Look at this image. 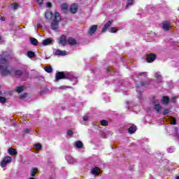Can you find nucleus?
I'll use <instances>...</instances> for the list:
<instances>
[{
	"mask_svg": "<svg viewBox=\"0 0 179 179\" xmlns=\"http://www.w3.org/2000/svg\"><path fill=\"white\" fill-rule=\"evenodd\" d=\"M37 27L38 29H41V27H43V25H41V24H37Z\"/></svg>",
	"mask_w": 179,
	"mask_h": 179,
	"instance_id": "obj_51",
	"label": "nucleus"
},
{
	"mask_svg": "<svg viewBox=\"0 0 179 179\" xmlns=\"http://www.w3.org/2000/svg\"><path fill=\"white\" fill-rule=\"evenodd\" d=\"M117 31H118V29H117L116 27H113V33H117Z\"/></svg>",
	"mask_w": 179,
	"mask_h": 179,
	"instance_id": "obj_47",
	"label": "nucleus"
},
{
	"mask_svg": "<svg viewBox=\"0 0 179 179\" xmlns=\"http://www.w3.org/2000/svg\"><path fill=\"white\" fill-rule=\"evenodd\" d=\"M1 40H2V36H0V41H1Z\"/></svg>",
	"mask_w": 179,
	"mask_h": 179,
	"instance_id": "obj_54",
	"label": "nucleus"
},
{
	"mask_svg": "<svg viewBox=\"0 0 179 179\" xmlns=\"http://www.w3.org/2000/svg\"><path fill=\"white\" fill-rule=\"evenodd\" d=\"M96 30H97V25H92L89 29L88 33H89V34H94V33H96Z\"/></svg>",
	"mask_w": 179,
	"mask_h": 179,
	"instance_id": "obj_11",
	"label": "nucleus"
},
{
	"mask_svg": "<svg viewBox=\"0 0 179 179\" xmlns=\"http://www.w3.org/2000/svg\"><path fill=\"white\" fill-rule=\"evenodd\" d=\"M23 90H24V87L19 86V87H17L15 92H17V93H22V92H23Z\"/></svg>",
	"mask_w": 179,
	"mask_h": 179,
	"instance_id": "obj_28",
	"label": "nucleus"
},
{
	"mask_svg": "<svg viewBox=\"0 0 179 179\" xmlns=\"http://www.w3.org/2000/svg\"><path fill=\"white\" fill-rule=\"evenodd\" d=\"M83 121H87V120H89V117L87 116H84L83 117Z\"/></svg>",
	"mask_w": 179,
	"mask_h": 179,
	"instance_id": "obj_49",
	"label": "nucleus"
},
{
	"mask_svg": "<svg viewBox=\"0 0 179 179\" xmlns=\"http://www.w3.org/2000/svg\"><path fill=\"white\" fill-rule=\"evenodd\" d=\"M155 78L157 79V82H162L163 77H162V73L159 71L155 73Z\"/></svg>",
	"mask_w": 179,
	"mask_h": 179,
	"instance_id": "obj_22",
	"label": "nucleus"
},
{
	"mask_svg": "<svg viewBox=\"0 0 179 179\" xmlns=\"http://www.w3.org/2000/svg\"><path fill=\"white\" fill-rule=\"evenodd\" d=\"M61 21V14L59 13H55V17L53 18L51 24L50 29L52 30H57L59 27V22Z\"/></svg>",
	"mask_w": 179,
	"mask_h": 179,
	"instance_id": "obj_2",
	"label": "nucleus"
},
{
	"mask_svg": "<svg viewBox=\"0 0 179 179\" xmlns=\"http://www.w3.org/2000/svg\"><path fill=\"white\" fill-rule=\"evenodd\" d=\"M176 99H177V98H176V96H173V97L171 98V101L172 103H176Z\"/></svg>",
	"mask_w": 179,
	"mask_h": 179,
	"instance_id": "obj_46",
	"label": "nucleus"
},
{
	"mask_svg": "<svg viewBox=\"0 0 179 179\" xmlns=\"http://www.w3.org/2000/svg\"><path fill=\"white\" fill-rule=\"evenodd\" d=\"M24 132H25V134H29L30 132V129H24Z\"/></svg>",
	"mask_w": 179,
	"mask_h": 179,
	"instance_id": "obj_48",
	"label": "nucleus"
},
{
	"mask_svg": "<svg viewBox=\"0 0 179 179\" xmlns=\"http://www.w3.org/2000/svg\"><path fill=\"white\" fill-rule=\"evenodd\" d=\"M52 43V38H48L43 41V45H48V44H51Z\"/></svg>",
	"mask_w": 179,
	"mask_h": 179,
	"instance_id": "obj_18",
	"label": "nucleus"
},
{
	"mask_svg": "<svg viewBox=\"0 0 179 179\" xmlns=\"http://www.w3.org/2000/svg\"><path fill=\"white\" fill-rule=\"evenodd\" d=\"M45 72H48V73H51L52 72V68L51 66L45 68Z\"/></svg>",
	"mask_w": 179,
	"mask_h": 179,
	"instance_id": "obj_33",
	"label": "nucleus"
},
{
	"mask_svg": "<svg viewBox=\"0 0 179 179\" xmlns=\"http://www.w3.org/2000/svg\"><path fill=\"white\" fill-rule=\"evenodd\" d=\"M138 76L146 77V76H148V73L147 72H143V73H140L138 74H135L134 76H133V78L134 79V80H136V78H138Z\"/></svg>",
	"mask_w": 179,
	"mask_h": 179,
	"instance_id": "obj_20",
	"label": "nucleus"
},
{
	"mask_svg": "<svg viewBox=\"0 0 179 179\" xmlns=\"http://www.w3.org/2000/svg\"><path fill=\"white\" fill-rule=\"evenodd\" d=\"M0 94H2V91H0Z\"/></svg>",
	"mask_w": 179,
	"mask_h": 179,
	"instance_id": "obj_55",
	"label": "nucleus"
},
{
	"mask_svg": "<svg viewBox=\"0 0 179 179\" xmlns=\"http://www.w3.org/2000/svg\"><path fill=\"white\" fill-rule=\"evenodd\" d=\"M156 59V55L155 54H150L147 57V62H153Z\"/></svg>",
	"mask_w": 179,
	"mask_h": 179,
	"instance_id": "obj_10",
	"label": "nucleus"
},
{
	"mask_svg": "<svg viewBox=\"0 0 179 179\" xmlns=\"http://www.w3.org/2000/svg\"><path fill=\"white\" fill-rule=\"evenodd\" d=\"M0 20L2 21V22H5V20H6V18L5 17H1Z\"/></svg>",
	"mask_w": 179,
	"mask_h": 179,
	"instance_id": "obj_50",
	"label": "nucleus"
},
{
	"mask_svg": "<svg viewBox=\"0 0 179 179\" xmlns=\"http://www.w3.org/2000/svg\"><path fill=\"white\" fill-rule=\"evenodd\" d=\"M113 24L112 21H108L106 24L103 25V27L102 29V33H106L108 29H110V27Z\"/></svg>",
	"mask_w": 179,
	"mask_h": 179,
	"instance_id": "obj_8",
	"label": "nucleus"
},
{
	"mask_svg": "<svg viewBox=\"0 0 179 179\" xmlns=\"http://www.w3.org/2000/svg\"><path fill=\"white\" fill-rule=\"evenodd\" d=\"M169 102H170V98H169V96H163L162 100V104H164V106H167V104H169Z\"/></svg>",
	"mask_w": 179,
	"mask_h": 179,
	"instance_id": "obj_16",
	"label": "nucleus"
},
{
	"mask_svg": "<svg viewBox=\"0 0 179 179\" xmlns=\"http://www.w3.org/2000/svg\"><path fill=\"white\" fill-rule=\"evenodd\" d=\"M100 124L102 127H107V125H108V122H107L106 120H101Z\"/></svg>",
	"mask_w": 179,
	"mask_h": 179,
	"instance_id": "obj_30",
	"label": "nucleus"
},
{
	"mask_svg": "<svg viewBox=\"0 0 179 179\" xmlns=\"http://www.w3.org/2000/svg\"><path fill=\"white\" fill-rule=\"evenodd\" d=\"M148 85H149V81L141 83V86L143 87H146V86H148Z\"/></svg>",
	"mask_w": 179,
	"mask_h": 179,
	"instance_id": "obj_39",
	"label": "nucleus"
},
{
	"mask_svg": "<svg viewBox=\"0 0 179 179\" xmlns=\"http://www.w3.org/2000/svg\"><path fill=\"white\" fill-rule=\"evenodd\" d=\"M17 8H19V6H18L17 4H14V5L13 6V8L15 10H16V9H17Z\"/></svg>",
	"mask_w": 179,
	"mask_h": 179,
	"instance_id": "obj_45",
	"label": "nucleus"
},
{
	"mask_svg": "<svg viewBox=\"0 0 179 179\" xmlns=\"http://www.w3.org/2000/svg\"><path fill=\"white\" fill-rule=\"evenodd\" d=\"M26 97H27V93L22 94L20 96V98H21V99H26Z\"/></svg>",
	"mask_w": 179,
	"mask_h": 179,
	"instance_id": "obj_42",
	"label": "nucleus"
},
{
	"mask_svg": "<svg viewBox=\"0 0 179 179\" xmlns=\"http://www.w3.org/2000/svg\"><path fill=\"white\" fill-rule=\"evenodd\" d=\"M135 0H128L127 5H126V9H128V8H129V6H132L134 5V1Z\"/></svg>",
	"mask_w": 179,
	"mask_h": 179,
	"instance_id": "obj_27",
	"label": "nucleus"
},
{
	"mask_svg": "<svg viewBox=\"0 0 179 179\" xmlns=\"http://www.w3.org/2000/svg\"><path fill=\"white\" fill-rule=\"evenodd\" d=\"M37 173H38V169L36 167H33L31 169V177H36V174H37Z\"/></svg>",
	"mask_w": 179,
	"mask_h": 179,
	"instance_id": "obj_15",
	"label": "nucleus"
},
{
	"mask_svg": "<svg viewBox=\"0 0 179 179\" xmlns=\"http://www.w3.org/2000/svg\"><path fill=\"white\" fill-rule=\"evenodd\" d=\"M34 148H36L38 150H41V148H43V145L40 143L34 144Z\"/></svg>",
	"mask_w": 179,
	"mask_h": 179,
	"instance_id": "obj_32",
	"label": "nucleus"
},
{
	"mask_svg": "<svg viewBox=\"0 0 179 179\" xmlns=\"http://www.w3.org/2000/svg\"><path fill=\"white\" fill-rule=\"evenodd\" d=\"M57 40L59 44L63 47H65V45L68 44V39H66V36L65 35H62L61 37H59Z\"/></svg>",
	"mask_w": 179,
	"mask_h": 179,
	"instance_id": "obj_4",
	"label": "nucleus"
},
{
	"mask_svg": "<svg viewBox=\"0 0 179 179\" xmlns=\"http://www.w3.org/2000/svg\"><path fill=\"white\" fill-rule=\"evenodd\" d=\"M137 90L136 92L138 93V99L141 100L142 99V91H140V87L139 86H137Z\"/></svg>",
	"mask_w": 179,
	"mask_h": 179,
	"instance_id": "obj_29",
	"label": "nucleus"
},
{
	"mask_svg": "<svg viewBox=\"0 0 179 179\" xmlns=\"http://www.w3.org/2000/svg\"><path fill=\"white\" fill-rule=\"evenodd\" d=\"M73 78L72 75L69 73H64V79H69V80H71V79Z\"/></svg>",
	"mask_w": 179,
	"mask_h": 179,
	"instance_id": "obj_26",
	"label": "nucleus"
},
{
	"mask_svg": "<svg viewBox=\"0 0 179 179\" xmlns=\"http://www.w3.org/2000/svg\"><path fill=\"white\" fill-rule=\"evenodd\" d=\"M78 9H79V7L78 6V4L73 3L70 6L69 10H70L71 13H72L73 15H75V13H76V12H78Z\"/></svg>",
	"mask_w": 179,
	"mask_h": 179,
	"instance_id": "obj_6",
	"label": "nucleus"
},
{
	"mask_svg": "<svg viewBox=\"0 0 179 179\" xmlns=\"http://www.w3.org/2000/svg\"><path fill=\"white\" fill-rule=\"evenodd\" d=\"M174 131H175L176 132H177V131H178V128L175 127V128H174Z\"/></svg>",
	"mask_w": 179,
	"mask_h": 179,
	"instance_id": "obj_52",
	"label": "nucleus"
},
{
	"mask_svg": "<svg viewBox=\"0 0 179 179\" xmlns=\"http://www.w3.org/2000/svg\"><path fill=\"white\" fill-rule=\"evenodd\" d=\"M129 134H134L136 132V126L135 124H132L128 129Z\"/></svg>",
	"mask_w": 179,
	"mask_h": 179,
	"instance_id": "obj_21",
	"label": "nucleus"
},
{
	"mask_svg": "<svg viewBox=\"0 0 179 179\" xmlns=\"http://www.w3.org/2000/svg\"><path fill=\"white\" fill-rule=\"evenodd\" d=\"M46 6H47V8H52V3H51V2H48L46 3Z\"/></svg>",
	"mask_w": 179,
	"mask_h": 179,
	"instance_id": "obj_43",
	"label": "nucleus"
},
{
	"mask_svg": "<svg viewBox=\"0 0 179 179\" xmlns=\"http://www.w3.org/2000/svg\"><path fill=\"white\" fill-rule=\"evenodd\" d=\"M55 55H62V57H65L66 55V50H57Z\"/></svg>",
	"mask_w": 179,
	"mask_h": 179,
	"instance_id": "obj_13",
	"label": "nucleus"
},
{
	"mask_svg": "<svg viewBox=\"0 0 179 179\" xmlns=\"http://www.w3.org/2000/svg\"><path fill=\"white\" fill-rule=\"evenodd\" d=\"M91 173L94 176H99L100 174V169L99 167H94L91 170Z\"/></svg>",
	"mask_w": 179,
	"mask_h": 179,
	"instance_id": "obj_12",
	"label": "nucleus"
},
{
	"mask_svg": "<svg viewBox=\"0 0 179 179\" xmlns=\"http://www.w3.org/2000/svg\"><path fill=\"white\" fill-rule=\"evenodd\" d=\"M106 73H110V72L111 71V69L108 66V67L106 69Z\"/></svg>",
	"mask_w": 179,
	"mask_h": 179,
	"instance_id": "obj_44",
	"label": "nucleus"
},
{
	"mask_svg": "<svg viewBox=\"0 0 179 179\" xmlns=\"http://www.w3.org/2000/svg\"><path fill=\"white\" fill-rule=\"evenodd\" d=\"M178 10H179V8H178Z\"/></svg>",
	"mask_w": 179,
	"mask_h": 179,
	"instance_id": "obj_56",
	"label": "nucleus"
},
{
	"mask_svg": "<svg viewBox=\"0 0 179 179\" xmlns=\"http://www.w3.org/2000/svg\"><path fill=\"white\" fill-rule=\"evenodd\" d=\"M170 113V109L166 108L163 112V115H167V114Z\"/></svg>",
	"mask_w": 179,
	"mask_h": 179,
	"instance_id": "obj_37",
	"label": "nucleus"
},
{
	"mask_svg": "<svg viewBox=\"0 0 179 179\" xmlns=\"http://www.w3.org/2000/svg\"><path fill=\"white\" fill-rule=\"evenodd\" d=\"M0 103H6V98L5 96H0Z\"/></svg>",
	"mask_w": 179,
	"mask_h": 179,
	"instance_id": "obj_36",
	"label": "nucleus"
},
{
	"mask_svg": "<svg viewBox=\"0 0 179 179\" xmlns=\"http://www.w3.org/2000/svg\"><path fill=\"white\" fill-rule=\"evenodd\" d=\"M74 145L77 149H82V148H83V143L80 141H77L75 142Z\"/></svg>",
	"mask_w": 179,
	"mask_h": 179,
	"instance_id": "obj_17",
	"label": "nucleus"
},
{
	"mask_svg": "<svg viewBox=\"0 0 179 179\" xmlns=\"http://www.w3.org/2000/svg\"><path fill=\"white\" fill-rule=\"evenodd\" d=\"M162 27L164 30H169V29H170V24H169V22H164L162 24Z\"/></svg>",
	"mask_w": 179,
	"mask_h": 179,
	"instance_id": "obj_25",
	"label": "nucleus"
},
{
	"mask_svg": "<svg viewBox=\"0 0 179 179\" xmlns=\"http://www.w3.org/2000/svg\"><path fill=\"white\" fill-rule=\"evenodd\" d=\"M11 162H12V157L9 156L5 157L3 158L2 161L0 163L1 166L3 169L6 167V166L9 164V163H11Z\"/></svg>",
	"mask_w": 179,
	"mask_h": 179,
	"instance_id": "obj_3",
	"label": "nucleus"
},
{
	"mask_svg": "<svg viewBox=\"0 0 179 179\" xmlns=\"http://www.w3.org/2000/svg\"><path fill=\"white\" fill-rule=\"evenodd\" d=\"M67 44H69V45H76L78 44V41L73 37H69L67 38Z\"/></svg>",
	"mask_w": 179,
	"mask_h": 179,
	"instance_id": "obj_7",
	"label": "nucleus"
},
{
	"mask_svg": "<svg viewBox=\"0 0 179 179\" xmlns=\"http://www.w3.org/2000/svg\"><path fill=\"white\" fill-rule=\"evenodd\" d=\"M110 31H111V33H113V28L110 29Z\"/></svg>",
	"mask_w": 179,
	"mask_h": 179,
	"instance_id": "obj_53",
	"label": "nucleus"
},
{
	"mask_svg": "<svg viewBox=\"0 0 179 179\" xmlns=\"http://www.w3.org/2000/svg\"><path fill=\"white\" fill-rule=\"evenodd\" d=\"M8 152L9 155H11L12 156H16V155H17V151L13 148H8Z\"/></svg>",
	"mask_w": 179,
	"mask_h": 179,
	"instance_id": "obj_14",
	"label": "nucleus"
},
{
	"mask_svg": "<svg viewBox=\"0 0 179 179\" xmlns=\"http://www.w3.org/2000/svg\"><path fill=\"white\" fill-rule=\"evenodd\" d=\"M174 150V147H170L169 148L167 149L168 153H173Z\"/></svg>",
	"mask_w": 179,
	"mask_h": 179,
	"instance_id": "obj_35",
	"label": "nucleus"
},
{
	"mask_svg": "<svg viewBox=\"0 0 179 179\" xmlns=\"http://www.w3.org/2000/svg\"><path fill=\"white\" fill-rule=\"evenodd\" d=\"M59 89H63V90H66V89H71V87L66 86V85H64V86H60V87H59Z\"/></svg>",
	"mask_w": 179,
	"mask_h": 179,
	"instance_id": "obj_38",
	"label": "nucleus"
},
{
	"mask_svg": "<svg viewBox=\"0 0 179 179\" xmlns=\"http://www.w3.org/2000/svg\"><path fill=\"white\" fill-rule=\"evenodd\" d=\"M67 135H69V136H71L72 135H73V131L72 130H68Z\"/></svg>",
	"mask_w": 179,
	"mask_h": 179,
	"instance_id": "obj_41",
	"label": "nucleus"
},
{
	"mask_svg": "<svg viewBox=\"0 0 179 179\" xmlns=\"http://www.w3.org/2000/svg\"><path fill=\"white\" fill-rule=\"evenodd\" d=\"M9 55L6 52H3L0 55V73L1 76H9L13 75L17 78L23 76V71L10 68V62H9Z\"/></svg>",
	"mask_w": 179,
	"mask_h": 179,
	"instance_id": "obj_1",
	"label": "nucleus"
},
{
	"mask_svg": "<svg viewBox=\"0 0 179 179\" xmlns=\"http://www.w3.org/2000/svg\"><path fill=\"white\" fill-rule=\"evenodd\" d=\"M52 11L46 10L45 13V17L47 20H51L52 19Z\"/></svg>",
	"mask_w": 179,
	"mask_h": 179,
	"instance_id": "obj_9",
	"label": "nucleus"
},
{
	"mask_svg": "<svg viewBox=\"0 0 179 179\" xmlns=\"http://www.w3.org/2000/svg\"><path fill=\"white\" fill-rule=\"evenodd\" d=\"M62 79H65V73L64 71L57 72L55 74V80H57V82Z\"/></svg>",
	"mask_w": 179,
	"mask_h": 179,
	"instance_id": "obj_5",
	"label": "nucleus"
},
{
	"mask_svg": "<svg viewBox=\"0 0 179 179\" xmlns=\"http://www.w3.org/2000/svg\"><path fill=\"white\" fill-rule=\"evenodd\" d=\"M154 109L155 110V111H157V113H159L160 111H162V106H160V104H155L154 106Z\"/></svg>",
	"mask_w": 179,
	"mask_h": 179,
	"instance_id": "obj_24",
	"label": "nucleus"
},
{
	"mask_svg": "<svg viewBox=\"0 0 179 179\" xmlns=\"http://www.w3.org/2000/svg\"><path fill=\"white\" fill-rule=\"evenodd\" d=\"M176 122H177V120H176V118L171 117V125H176Z\"/></svg>",
	"mask_w": 179,
	"mask_h": 179,
	"instance_id": "obj_34",
	"label": "nucleus"
},
{
	"mask_svg": "<svg viewBox=\"0 0 179 179\" xmlns=\"http://www.w3.org/2000/svg\"><path fill=\"white\" fill-rule=\"evenodd\" d=\"M29 41L32 45H38V41L36 38H30Z\"/></svg>",
	"mask_w": 179,
	"mask_h": 179,
	"instance_id": "obj_19",
	"label": "nucleus"
},
{
	"mask_svg": "<svg viewBox=\"0 0 179 179\" xmlns=\"http://www.w3.org/2000/svg\"><path fill=\"white\" fill-rule=\"evenodd\" d=\"M27 57H29V58H34V57H36V54L34 53V52L29 50L27 52Z\"/></svg>",
	"mask_w": 179,
	"mask_h": 179,
	"instance_id": "obj_23",
	"label": "nucleus"
},
{
	"mask_svg": "<svg viewBox=\"0 0 179 179\" xmlns=\"http://www.w3.org/2000/svg\"><path fill=\"white\" fill-rule=\"evenodd\" d=\"M37 2H38V4L40 6H43V3H44V0H36Z\"/></svg>",
	"mask_w": 179,
	"mask_h": 179,
	"instance_id": "obj_40",
	"label": "nucleus"
},
{
	"mask_svg": "<svg viewBox=\"0 0 179 179\" xmlns=\"http://www.w3.org/2000/svg\"><path fill=\"white\" fill-rule=\"evenodd\" d=\"M61 9L63 10H68V4L64 3L61 5Z\"/></svg>",
	"mask_w": 179,
	"mask_h": 179,
	"instance_id": "obj_31",
	"label": "nucleus"
}]
</instances>
